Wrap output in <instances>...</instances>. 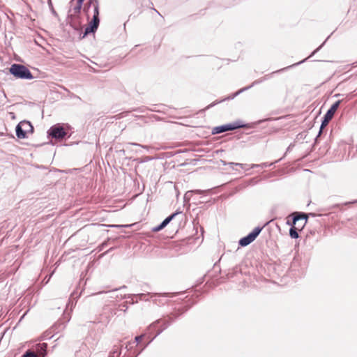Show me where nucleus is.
Masks as SVG:
<instances>
[{
  "label": "nucleus",
  "mask_w": 357,
  "mask_h": 357,
  "mask_svg": "<svg viewBox=\"0 0 357 357\" xmlns=\"http://www.w3.org/2000/svg\"><path fill=\"white\" fill-rule=\"evenodd\" d=\"M93 6V16L92 20L89 22V25L84 30V36L89 34L90 33H94L99 25V6L97 1L91 0L89 2V6Z\"/></svg>",
  "instance_id": "f257e3e1"
},
{
  "label": "nucleus",
  "mask_w": 357,
  "mask_h": 357,
  "mask_svg": "<svg viewBox=\"0 0 357 357\" xmlns=\"http://www.w3.org/2000/svg\"><path fill=\"white\" fill-rule=\"evenodd\" d=\"M307 220V218L305 214H296L293 218V226L298 231L302 230V229L305 225Z\"/></svg>",
  "instance_id": "39448f33"
},
{
  "label": "nucleus",
  "mask_w": 357,
  "mask_h": 357,
  "mask_svg": "<svg viewBox=\"0 0 357 357\" xmlns=\"http://www.w3.org/2000/svg\"><path fill=\"white\" fill-rule=\"evenodd\" d=\"M340 103V100L336 101L328 110L326 114L324 116V119L322 121L321 129H322L324 127L326 126L329 121L333 119L334 114L337 111V108L339 107Z\"/></svg>",
  "instance_id": "20e7f679"
},
{
  "label": "nucleus",
  "mask_w": 357,
  "mask_h": 357,
  "mask_svg": "<svg viewBox=\"0 0 357 357\" xmlns=\"http://www.w3.org/2000/svg\"><path fill=\"white\" fill-rule=\"evenodd\" d=\"M24 125L30 126L27 123H20L16 127V135H17V137H19L20 139H24L26 137V132L24 131L23 129L22 128V126Z\"/></svg>",
  "instance_id": "1a4fd4ad"
},
{
  "label": "nucleus",
  "mask_w": 357,
  "mask_h": 357,
  "mask_svg": "<svg viewBox=\"0 0 357 357\" xmlns=\"http://www.w3.org/2000/svg\"><path fill=\"white\" fill-rule=\"evenodd\" d=\"M144 337V335H139V336H137L135 337V341L139 343L142 340V338Z\"/></svg>",
  "instance_id": "ddd939ff"
},
{
  "label": "nucleus",
  "mask_w": 357,
  "mask_h": 357,
  "mask_svg": "<svg viewBox=\"0 0 357 357\" xmlns=\"http://www.w3.org/2000/svg\"><path fill=\"white\" fill-rule=\"evenodd\" d=\"M261 231V229L257 227L255 228L250 234H249L247 236L242 238L239 241V244L241 246H246L251 243L252 241H255V239L257 238V236L259 235V234Z\"/></svg>",
  "instance_id": "423d86ee"
},
{
  "label": "nucleus",
  "mask_w": 357,
  "mask_h": 357,
  "mask_svg": "<svg viewBox=\"0 0 357 357\" xmlns=\"http://www.w3.org/2000/svg\"><path fill=\"white\" fill-rule=\"evenodd\" d=\"M176 215V213H174L171 215L170 216L167 217L160 225L153 229V231L156 232L162 230L163 228H165L167 224L174 218V217Z\"/></svg>",
  "instance_id": "6e6552de"
},
{
  "label": "nucleus",
  "mask_w": 357,
  "mask_h": 357,
  "mask_svg": "<svg viewBox=\"0 0 357 357\" xmlns=\"http://www.w3.org/2000/svg\"><path fill=\"white\" fill-rule=\"evenodd\" d=\"M22 357H37L35 352L28 351Z\"/></svg>",
  "instance_id": "9b49d317"
},
{
  "label": "nucleus",
  "mask_w": 357,
  "mask_h": 357,
  "mask_svg": "<svg viewBox=\"0 0 357 357\" xmlns=\"http://www.w3.org/2000/svg\"><path fill=\"white\" fill-rule=\"evenodd\" d=\"M9 71L16 78L31 79L33 77L31 71L23 65L16 63L13 64L10 66Z\"/></svg>",
  "instance_id": "f03ea898"
},
{
  "label": "nucleus",
  "mask_w": 357,
  "mask_h": 357,
  "mask_svg": "<svg viewBox=\"0 0 357 357\" xmlns=\"http://www.w3.org/2000/svg\"><path fill=\"white\" fill-rule=\"evenodd\" d=\"M82 4H79V3L77 2V6L74 8L75 13H79L80 10H81V8H82Z\"/></svg>",
  "instance_id": "f8f14e48"
},
{
  "label": "nucleus",
  "mask_w": 357,
  "mask_h": 357,
  "mask_svg": "<svg viewBox=\"0 0 357 357\" xmlns=\"http://www.w3.org/2000/svg\"><path fill=\"white\" fill-rule=\"evenodd\" d=\"M297 231H298V230L297 229H296L295 227H294V226H292V227L290 229V231H289V234L291 238H297L298 237Z\"/></svg>",
  "instance_id": "9d476101"
},
{
  "label": "nucleus",
  "mask_w": 357,
  "mask_h": 357,
  "mask_svg": "<svg viewBox=\"0 0 357 357\" xmlns=\"http://www.w3.org/2000/svg\"><path fill=\"white\" fill-rule=\"evenodd\" d=\"M50 135L55 138H63L66 135V132L61 127H52L50 129Z\"/></svg>",
  "instance_id": "0eeeda50"
},
{
  "label": "nucleus",
  "mask_w": 357,
  "mask_h": 357,
  "mask_svg": "<svg viewBox=\"0 0 357 357\" xmlns=\"http://www.w3.org/2000/svg\"><path fill=\"white\" fill-rule=\"evenodd\" d=\"M244 125L241 121H236L233 123H229L221 126L214 128L213 133H222L229 130H234L235 129L243 128Z\"/></svg>",
  "instance_id": "7ed1b4c3"
},
{
  "label": "nucleus",
  "mask_w": 357,
  "mask_h": 357,
  "mask_svg": "<svg viewBox=\"0 0 357 357\" xmlns=\"http://www.w3.org/2000/svg\"><path fill=\"white\" fill-rule=\"evenodd\" d=\"M84 1V0H77V2L79 3V4H82Z\"/></svg>",
  "instance_id": "4468645a"
}]
</instances>
